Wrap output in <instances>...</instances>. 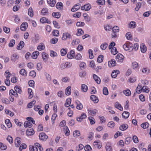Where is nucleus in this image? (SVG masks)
<instances>
[{"label": "nucleus", "mask_w": 151, "mask_h": 151, "mask_svg": "<svg viewBox=\"0 0 151 151\" xmlns=\"http://www.w3.org/2000/svg\"><path fill=\"white\" fill-rule=\"evenodd\" d=\"M60 52L62 56H64L67 53V50L65 49H62L61 50Z\"/></svg>", "instance_id": "54"}, {"label": "nucleus", "mask_w": 151, "mask_h": 151, "mask_svg": "<svg viewBox=\"0 0 151 151\" xmlns=\"http://www.w3.org/2000/svg\"><path fill=\"white\" fill-rule=\"evenodd\" d=\"M93 79L97 83L99 84L100 83L101 80L100 78L95 74H93Z\"/></svg>", "instance_id": "15"}, {"label": "nucleus", "mask_w": 151, "mask_h": 151, "mask_svg": "<svg viewBox=\"0 0 151 151\" xmlns=\"http://www.w3.org/2000/svg\"><path fill=\"white\" fill-rule=\"evenodd\" d=\"M48 138V136L45 133H41L40 134L39 139L41 140L45 141Z\"/></svg>", "instance_id": "4"}, {"label": "nucleus", "mask_w": 151, "mask_h": 151, "mask_svg": "<svg viewBox=\"0 0 151 151\" xmlns=\"http://www.w3.org/2000/svg\"><path fill=\"white\" fill-rule=\"evenodd\" d=\"M5 111L6 114H9L11 116H13L14 115V113L12 112L8 109H6Z\"/></svg>", "instance_id": "56"}, {"label": "nucleus", "mask_w": 151, "mask_h": 151, "mask_svg": "<svg viewBox=\"0 0 151 151\" xmlns=\"http://www.w3.org/2000/svg\"><path fill=\"white\" fill-rule=\"evenodd\" d=\"M52 16L54 17L59 18L60 17V13L57 12H53L52 14Z\"/></svg>", "instance_id": "35"}, {"label": "nucleus", "mask_w": 151, "mask_h": 151, "mask_svg": "<svg viewBox=\"0 0 151 151\" xmlns=\"http://www.w3.org/2000/svg\"><path fill=\"white\" fill-rule=\"evenodd\" d=\"M7 148V146L3 143L0 142V149L2 150H6Z\"/></svg>", "instance_id": "48"}, {"label": "nucleus", "mask_w": 151, "mask_h": 151, "mask_svg": "<svg viewBox=\"0 0 151 151\" xmlns=\"http://www.w3.org/2000/svg\"><path fill=\"white\" fill-rule=\"evenodd\" d=\"M41 14L43 15H47L48 14V9L45 8L43 9L41 11Z\"/></svg>", "instance_id": "25"}, {"label": "nucleus", "mask_w": 151, "mask_h": 151, "mask_svg": "<svg viewBox=\"0 0 151 151\" xmlns=\"http://www.w3.org/2000/svg\"><path fill=\"white\" fill-rule=\"evenodd\" d=\"M85 11H88L90 10L91 8V5L89 4H86L84 5Z\"/></svg>", "instance_id": "47"}, {"label": "nucleus", "mask_w": 151, "mask_h": 151, "mask_svg": "<svg viewBox=\"0 0 151 151\" xmlns=\"http://www.w3.org/2000/svg\"><path fill=\"white\" fill-rule=\"evenodd\" d=\"M71 91V87L68 86L65 90V94L67 96H69L70 94Z\"/></svg>", "instance_id": "18"}, {"label": "nucleus", "mask_w": 151, "mask_h": 151, "mask_svg": "<svg viewBox=\"0 0 151 151\" xmlns=\"http://www.w3.org/2000/svg\"><path fill=\"white\" fill-rule=\"evenodd\" d=\"M126 37L128 40H132V36L131 35V33L130 32H128L126 33Z\"/></svg>", "instance_id": "42"}, {"label": "nucleus", "mask_w": 151, "mask_h": 151, "mask_svg": "<svg viewBox=\"0 0 151 151\" xmlns=\"http://www.w3.org/2000/svg\"><path fill=\"white\" fill-rule=\"evenodd\" d=\"M36 73L34 70H32L31 71L29 74L30 76L32 77H35L36 76Z\"/></svg>", "instance_id": "62"}, {"label": "nucleus", "mask_w": 151, "mask_h": 151, "mask_svg": "<svg viewBox=\"0 0 151 151\" xmlns=\"http://www.w3.org/2000/svg\"><path fill=\"white\" fill-rule=\"evenodd\" d=\"M86 64L84 62H82L80 64L79 66L81 70L85 69L86 67Z\"/></svg>", "instance_id": "50"}, {"label": "nucleus", "mask_w": 151, "mask_h": 151, "mask_svg": "<svg viewBox=\"0 0 151 151\" xmlns=\"http://www.w3.org/2000/svg\"><path fill=\"white\" fill-rule=\"evenodd\" d=\"M10 95L14 96L15 97H17L18 96V94L16 91H14V90L12 89L10 90L9 92Z\"/></svg>", "instance_id": "43"}, {"label": "nucleus", "mask_w": 151, "mask_h": 151, "mask_svg": "<svg viewBox=\"0 0 151 151\" xmlns=\"http://www.w3.org/2000/svg\"><path fill=\"white\" fill-rule=\"evenodd\" d=\"M71 102V100L70 98L66 100V101L65 104V106L66 107H68Z\"/></svg>", "instance_id": "46"}, {"label": "nucleus", "mask_w": 151, "mask_h": 151, "mask_svg": "<svg viewBox=\"0 0 151 151\" xmlns=\"http://www.w3.org/2000/svg\"><path fill=\"white\" fill-rule=\"evenodd\" d=\"M83 32L81 29H78V32L76 33V35L77 36H80L81 35L83 34Z\"/></svg>", "instance_id": "63"}, {"label": "nucleus", "mask_w": 151, "mask_h": 151, "mask_svg": "<svg viewBox=\"0 0 151 151\" xmlns=\"http://www.w3.org/2000/svg\"><path fill=\"white\" fill-rule=\"evenodd\" d=\"M106 151H112V148L110 144L108 142L106 144Z\"/></svg>", "instance_id": "28"}, {"label": "nucleus", "mask_w": 151, "mask_h": 151, "mask_svg": "<svg viewBox=\"0 0 151 151\" xmlns=\"http://www.w3.org/2000/svg\"><path fill=\"white\" fill-rule=\"evenodd\" d=\"M87 116L86 114L84 113H83L81 116L77 118V121L79 122H81L83 119L86 118Z\"/></svg>", "instance_id": "7"}, {"label": "nucleus", "mask_w": 151, "mask_h": 151, "mask_svg": "<svg viewBox=\"0 0 151 151\" xmlns=\"http://www.w3.org/2000/svg\"><path fill=\"white\" fill-rule=\"evenodd\" d=\"M111 52L114 55H115L117 53L118 51H117L116 48V47H114L113 48L111 49Z\"/></svg>", "instance_id": "59"}, {"label": "nucleus", "mask_w": 151, "mask_h": 151, "mask_svg": "<svg viewBox=\"0 0 151 151\" xmlns=\"http://www.w3.org/2000/svg\"><path fill=\"white\" fill-rule=\"evenodd\" d=\"M149 124L147 122H145L142 123L141 124V126L144 129H145L148 127Z\"/></svg>", "instance_id": "49"}, {"label": "nucleus", "mask_w": 151, "mask_h": 151, "mask_svg": "<svg viewBox=\"0 0 151 151\" xmlns=\"http://www.w3.org/2000/svg\"><path fill=\"white\" fill-rule=\"evenodd\" d=\"M88 111L90 115L93 116L96 114L97 110L95 109L93 110L89 109L88 110Z\"/></svg>", "instance_id": "21"}, {"label": "nucleus", "mask_w": 151, "mask_h": 151, "mask_svg": "<svg viewBox=\"0 0 151 151\" xmlns=\"http://www.w3.org/2000/svg\"><path fill=\"white\" fill-rule=\"evenodd\" d=\"M124 56L121 54H118L116 57V60L117 62H122L123 61Z\"/></svg>", "instance_id": "2"}, {"label": "nucleus", "mask_w": 151, "mask_h": 151, "mask_svg": "<svg viewBox=\"0 0 151 151\" xmlns=\"http://www.w3.org/2000/svg\"><path fill=\"white\" fill-rule=\"evenodd\" d=\"M34 133V131L32 128L28 129L27 130V134L28 136L32 135Z\"/></svg>", "instance_id": "13"}, {"label": "nucleus", "mask_w": 151, "mask_h": 151, "mask_svg": "<svg viewBox=\"0 0 151 151\" xmlns=\"http://www.w3.org/2000/svg\"><path fill=\"white\" fill-rule=\"evenodd\" d=\"M131 140V138L130 137H127L125 140V144L126 145L129 144Z\"/></svg>", "instance_id": "58"}, {"label": "nucleus", "mask_w": 151, "mask_h": 151, "mask_svg": "<svg viewBox=\"0 0 151 151\" xmlns=\"http://www.w3.org/2000/svg\"><path fill=\"white\" fill-rule=\"evenodd\" d=\"M42 58L44 62H46L47 60L48 54L45 52H43L42 53Z\"/></svg>", "instance_id": "27"}, {"label": "nucleus", "mask_w": 151, "mask_h": 151, "mask_svg": "<svg viewBox=\"0 0 151 151\" xmlns=\"http://www.w3.org/2000/svg\"><path fill=\"white\" fill-rule=\"evenodd\" d=\"M88 119L90 121V124H95V119L92 116L89 117Z\"/></svg>", "instance_id": "61"}, {"label": "nucleus", "mask_w": 151, "mask_h": 151, "mask_svg": "<svg viewBox=\"0 0 151 151\" xmlns=\"http://www.w3.org/2000/svg\"><path fill=\"white\" fill-rule=\"evenodd\" d=\"M75 55V52L73 50H71L67 55V58L70 59L73 58Z\"/></svg>", "instance_id": "3"}, {"label": "nucleus", "mask_w": 151, "mask_h": 151, "mask_svg": "<svg viewBox=\"0 0 151 151\" xmlns=\"http://www.w3.org/2000/svg\"><path fill=\"white\" fill-rule=\"evenodd\" d=\"M28 27V24L26 22H23L21 25L20 29L22 31H24Z\"/></svg>", "instance_id": "8"}, {"label": "nucleus", "mask_w": 151, "mask_h": 151, "mask_svg": "<svg viewBox=\"0 0 151 151\" xmlns=\"http://www.w3.org/2000/svg\"><path fill=\"white\" fill-rule=\"evenodd\" d=\"M53 24L55 27L58 29L60 28V25L56 21H53Z\"/></svg>", "instance_id": "60"}, {"label": "nucleus", "mask_w": 151, "mask_h": 151, "mask_svg": "<svg viewBox=\"0 0 151 151\" xmlns=\"http://www.w3.org/2000/svg\"><path fill=\"white\" fill-rule=\"evenodd\" d=\"M113 33H116L119 31V27L115 26L112 29Z\"/></svg>", "instance_id": "51"}, {"label": "nucleus", "mask_w": 151, "mask_h": 151, "mask_svg": "<svg viewBox=\"0 0 151 151\" xmlns=\"http://www.w3.org/2000/svg\"><path fill=\"white\" fill-rule=\"evenodd\" d=\"M142 89V87L141 85L139 84L137 88L136 92L138 94H139L141 92Z\"/></svg>", "instance_id": "39"}, {"label": "nucleus", "mask_w": 151, "mask_h": 151, "mask_svg": "<svg viewBox=\"0 0 151 151\" xmlns=\"http://www.w3.org/2000/svg\"><path fill=\"white\" fill-rule=\"evenodd\" d=\"M90 98L94 103H97L99 101L98 98L94 95H91L90 97Z\"/></svg>", "instance_id": "11"}, {"label": "nucleus", "mask_w": 151, "mask_h": 151, "mask_svg": "<svg viewBox=\"0 0 151 151\" xmlns=\"http://www.w3.org/2000/svg\"><path fill=\"white\" fill-rule=\"evenodd\" d=\"M24 126L25 127L30 128L32 126V124L29 122L26 121H25L24 124Z\"/></svg>", "instance_id": "22"}, {"label": "nucleus", "mask_w": 151, "mask_h": 151, "mask_svg": "<svg viewBox=\"0 0 151 151\" xmlns=\"http://www.w3.org/2000/svg\"><path fill=\"white\" fill-rule=\"evenodd\" d=\"M76 103L77 104V106L76 107L77 109L79 110H81L83 108V105L79 101L76 102Z\"/></svg>", "instance_id": "29"}, {"label": "nucleus", "mask_w": 151, "mask_h": 151, "mask_svg": "<svg viewBox=\"0 0 151 151\" xmlns=\"http://www.w3.org/2000/svg\"><path fill=\"white\" fill-rule=\"evenodd\" d=\"M129 113L127 111H124L122 114V116L125 119L127 118L129 116Z\"/></svg>", "instance_id": "30"}, {"label": "nucleus", "mask_w": 151, "mask_h": 151, "mask_svg": "<svg viewBox=\"0 0 151 151\" xmlns=\"http://www.w3.org/2000/svg\"><path fill=\"white\" fill-rule=\"evenodd\" d=\"M39 53L38 51H35L32 53L31 57L32 58L34 59H35L37 58V56L39 55Z\"/></svg>", "instance_id": "24"}, {"label": "nucleus", "mask_w": 151, "mask_h": 151, "mask_svg": "<svg viewBox=\"0 0 151 151\" xmlns=\"http://www.w3.org/2000/svg\"><path fill=\"white\" fill-rule=\"evenodd\" d=\"M24 43L23 41H21L17 47V49L18 50H21L24 47Z\"/></svg>", "instance_id": "10"}, {"label": "nucleus", "mask_w": 151, "mask_h": 151, "mask_svg": "<svg viewBox=\"0 0 151 151\" xmlns=\"http://www.w3.org/2000/svg\"><path fill=\"white\" fill-rule=\"evenodd\" d=\"M115 107L117 108L120 111H122L123 110V108L121 106L120 104L118 102H116L115 104Z\"/></svg>", "instance_id": "23"}, {"label": "nucleus", "mask_w": 151, "mask_h": 151, "mask_svg": "<svg viewBox=\"0 0 151 151\" xmlns=\"http://www.w3.org/2000/svg\"><path fill=\"white\" fill-rule=\"evenodd\" d=\"M21 143V139L19 137H17L15 140V144L16 146L18 147Z\"/></svg>", "instance_id": "9"}, {"label": "nucleus", "mask_w": 151, "mask_h": 151, "mask_svg": "<svg viewBox=\"0 0 151 151\" xmlns=\"http://www.w3.org/2000/svg\"><path fill=\"white\" fill-rule=\"evenodd\" d=\"M128 127V126L127 124H123L119 127L120 130L123 131L127 129Z\"/></svg>", "instance_id": "12"}, {"label": "nucleus", "mask_w": 151, "mask_h": 151, "mask_svg": "<svg viewBox=\"0 0 151 151\" xmlns=\"http://www.w3.org/2000/svg\"><path fill=\"white\" fill-rule=\"evenodd\" d=\"M33 11L32 8H29L28 10V14L31 17L33 15Z\"/></svg>", "instance_id": "38"}, {"label": "nucleus", "mask_w": 151, "mask_h": 151, "mask_svg": "<svg viewBox=\"0 0 151 151\" xmlns=\"http://www.w3.org/2000/svg\"><path fill=\"white\" fill-rule=\"evenodd\" d=\"M142 90L143 91L146 93H148L150 91L149 88L146 86H143L142 87Z\"/></svg>", "instance_id": "64"}, {"label": "nucleus", "mask_w": 151, "mask_h": 151, "mask_svg": "<svg viewBox=\"0 0 151 151\" xmlns=\"http://www.w3.org/2000/svg\"><path fill=\"white\" fill-rule=\"evenodd\" d=\"M115 124L113 121H111L108 123L107 125L108 127L111 128H113L115 125Z\"/></svg>", "instance_id": "53"}, {"label": "nucleus", "mask_w": 151, "mask_h": 151, "mask_svg": "<svg viewBox=\"0 0 151 151\" xmlns=\"http://www.w3.org/2000/svg\"><path fill=\"white\" fill-rule=\"evenodd\" d=\"M141 50L142 52L144 53L147 50V48L146 46L143 44H142L140 45Z\"/></svg>", "instance_id": "32"}, {"label": "nucleus", "mask_w": 151, "mask_h": 151, "mask_svg": "<svg viewBox=\"0 0 151 151\" xmlns=\"http://www.w3.org/2000/svg\"><path fill=\"white\" fill-rule=\"evenodd\" d=\"M108 46V45L106 43L102 44L101 45V48L103 50H105L106 49Z\"/></svg>", "instance_id": "52"}, {"label": "nucleus", "mask_w": 151, "mask_h": 151, "mask_svg": "<svg viewBox=\"0 0 151 151\" xmlns=\"http://www.w3.org/2000/svg\"><path fill=\"white\" fill-rule=\"evenodd\" d=\"M63 4L61 2H58L56 5V7L58 9H62L63 8Z\"/></svg>", "instance_id": "41"}, {"label": "nucleus", "mask_w": 151, "mask_h": 151, "mask_svg": "<svg viewBox=\"0 0 151 151\" xmlns=\"http://www.w3.org/2000/svg\"><path fill=\"white\" fill-rule=\"evenodd\" d=\"M116 64V62L114 59H112L111 61H110L108 62V65L109 66H114Z\"/></svg>", "instance_id": "17"}, {"label": "nucleus", "mask_w": 151, "mask_h": 151, "mask_svg": "<svg viewBox=\"0 0 151 151\" xmlns=\"http://www.w3.org/2000/svg\"><path fill=\"white\" fill-rule=\"evenodd\" d=\"M47 3L52 7H54L56 2L55 0H47Z\"/></svg>", "instance_id": "19"}, {"label": "nucleus", "mask_w": 151, "mask_h": 151, "mask_svg": "<svg viewBox=\"0 0 151 151\" xmlns=\"http://www.w3.org/2000/svg\"><path fill=\"white\" fill-rule=\"evenodd\" d=\"M80 134V132L79 131L76 130L73 132V135L75 137H77L79 136Z\"/></svg>", "instance_id": "57"}, {"label": "nucleus", "mask_w": 151, "mask_h": 151, "mask_svg": "<svg viewBox=\"0 0 151 151\" xmlns=\"http://www.w3.org/2000/svg\"><path fill=\"white\" fill-rule=\"evenodd\" d=\"M119 73V71L118 70H114L111 73V77L114 78H115L117 74Z\"/></svg>", "instance_id": "16"}, {"label": "nucleus", "mask_w": 151, "mask_h": 151, "mask_svg": "<svg viewBox=\"0 0 151 151\" xmlns=\"http://www.w3.org/2000/svg\"><path fill=\"white\" fill-rule=\"evenodd\" d=\"M14 89L17 93H22V90L21 88L17 86H16L14 87Z\"/></svg>", "instance_id": "34"}, {"label": "nucleus", "mask_w": 151, "mask_h": 151, "mask_svg": "<svg viewBox=\"0 0 151 151\" xmlns=\"http://www.w3.org/2000/svg\"><path fill=\"white\" fill-rule=\"evenodd\" d=\"M70 35L68 32L65 33L63 34L62 38L63 40H65L68 38H71Z\"/></svg>", "instance_id": "5"}, {"label": "nucleus", "mask_w": 151, "mask_h": 151, "mask_svg": "<svg viewBox=\"0 0 151 151\" xmlns=\"http://www.w3.org/2000/svg\"><path fill=\"white\" fill-rule=\"evenodd\" d=\"M40 22L42 23H47L50 24L51 22L50 21L45 17H42L40 19Z\"/></svg>", "instance_id": "14"}, {"label": "nucleus", "mask_w": 151, "mask_h": 151, "mask_svg": "<svg viewBox=\"0 0 151 151\" xmlns=\"http://www.w3.org/2000/svg\"><path fill=\"white\" fill-rule=\"evenodd\" d=\"M80 42L79 40L78 39H76L73 40L72 42V45H77L79 44Z\"/></svg>", "instance_id": "37"}, {"label": "nucleus", "mask_w": 151, "mask_h": 151, "mask_svg": "<svg viewBox=\"0 0 151 151\" xmlns=\"http://www.w3.org/2000/svg\"><path fill=\"white\" fill-rule=\"evenodd\" d=\"M81 4H77L74 5L71 9L73 12H75L78 10L80 8Z\"/></svg>", "instance_id": "6"}, {"label": "nucleus", "mask_w": 151, "mask_h": 151, "mask_svg": "<svg viewBox=\"0 0 151 151\" xmlns=\"http://www.w3.org/2000/svg\"><path fill=\"white\" fill-rule=\"evenodd\" d=\"M37 49L39 51L43 50L45 48V46L43 43H41L37 47Z\"/></svg>", "instance_id": "20"}, {"label": "nucleus", "mask_w": 151, "mask_h": 151, "mask_svg": "<svg viewBox=\"0 0 151 151\" xmlns=\"http://www.w3.org/2000/svg\"><path fill=\"white\" fill-rule=\"evenodd\" d=\"M132 46V44L127 43L124 45L123 48L125 50H129V51H131Z\"/></svg>", "instance_id": "1"}, {"label": "nucleus", "mask_w": 151, "mask_h": 151, "mask_svg": "<svg viewBox=\"0 0 151 151\" xmlns=\"http://www.w3.org/2000/svg\"><path fill=\"white\" fill-rule=\"evenodd\" d=\"M139 47V45L138 44L136 43L134 44V46H132L131 51L132 50H134L135 51L137 50Z\"/></svg>", "instance_id": "44"}, {"label": "nucleus", "mask_w": 151, "mask_h": 151, "mask_svg": "<svg viewBox=\"0 0 151 151\" xmlns=\"http://www.w3.org/2000/svg\"><path fill=\"white\" fill-rule=\"evenodd\" d=\"M20 74L24 76H27V72L26 70L24 69H22L20 70L19 71Z\"/></svg>", "instance_id": "40"}, {"label": "nucleus", "mask_w": 151, "mask_h": 151, "mask_svg": "<svg viewBox=\"0 0 151 151\" xmlns=\"http://www.w3.org/2000/svg\"><path fill=\"white\" fill-rule=\"evenodd\" d=\"M123 93L127 96H130L131 95V92L129 89H127L123 91Z\"/></svg>", "instance_id": "36"}, {"label": "nucleus", "mask_w": 151, "mask_h": 151, "mask_svg": "<svg viewBox=\"0 0 151 151\" xmlns=\"http://www.w3.org/2000/svg\"><path fill=\"white\" fill-rule=\"evenodd\" d=\"M18 56L16 54H13L11 57V60L13 61H15L18 59Z\"/></svg>", "instance_id": "26"}, {"label": "nucleus", "mask_w": 151, "mask_h": 151, "mask_svg": "<svg viewBox=\"0 0 151 151\" xmlns=\"http://www.w3.org/2000/svg\"><path fill=\"white\" fill-rule=\"evenodd\" d=\"M63 130L66 135L68 136L69 135L70 131L67 126H65L64 127Z\"/></svg>", "instance_id": "31"}, {"label": "nucleus", "mask_w": 151, "mask_h": 151, "mask_svg": "<svg viewBox=\"0 0 151 151\" xmlns=\"http://www.w3.org/2000/svg\"><path fill=\"white\" fill-rule=\"evenodd\" d=\"M5 123L7 127L9 128L12 127V124L9 119H6L5 121Z\"/></svg>", "instance_id": "45"}, {"label": "nucleus", "mask_w": 151, "mask_h": 151, "mask_svg": "<svg viewBox=\"0 0 151 151\" xmlns=\"http://www.w3.org/2000/svg\"><path fill=\"white\" fill-rule=\"evenodd\" d=\"M81 90L84 92H86L87 91L88 87L85 84H83L81 86Z\"/></svg>", "instance_id": "33"}, {"label": "nucleus", "mask_w": 151, "mask_h": 151, "mask_svg": "<svg viewBox=\"0 0 151 151\" xmlns=\"http://www.w3.org/2000/svg\"><path fill=\"white\" fill-rule=\"evenodd\" d=\"M103 56L102 55H99L97 58V61L98 62L100 63L103 61Z\"/></svg>", "instance_id": "55"}]
</instances>
